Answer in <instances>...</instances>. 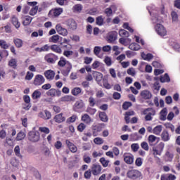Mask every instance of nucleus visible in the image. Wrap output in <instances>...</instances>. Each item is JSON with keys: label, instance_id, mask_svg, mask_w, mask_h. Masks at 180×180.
<instances>
[{"label": "nucleus", "instance_id": "f257e3e1", "mask_svg": "<svg viewBox=\"0 0 180 180\" xmlns=\"http://www.w3.org/2000/svg\"><path fill=\"white\" fill-rule=\"evenodd\" d=\"M58 65L62 68L65 67V69L62 70V74L65 77H67L71 72V70H72V64L63 56L60 58Z\"/></svg>", "mask_w": 180, "mask_h": 180}, {"label": "nucleus", "instance_id": "f03ea898", "mask_svg": "<svg viewBox=\"0 0 180 180\" xmlns=\"http://www.w3.org/2000/svg\"><path fill=\"white\" fill-rule=\"evenodd\" d=\"M156 114L157 111H155V109L153 108H145L143 110V115H145L146 122H151V120H153V117H154Z\"/></svg>", "mask_w": 180, "mask_h": 180}, {"label": "nucleus", "instance_id": "7ed1b4c3", "mask_svg": "<svg viewBox=\"0 0 180 180\" xmlns=\"http://www.w3.org/2000/svg\"><path fill=\"white\" fill-rule=\"evenodd\" d=\"M29 141L32 143H37L40 141V133L37 131H31L27 135Z\"/></svg>", "mask_w": 180, "mask_h": 180}, {"label": "nucleus", "instance_id": "20e7f679", "mask_svg": "<svg viewBox=\"0 0 180 180\" xmlns=\"http://www.w3.org/2000/svg\"><path fill=\"white\" fill-rule=\"evenodd\" d=\"M127 176L130 179H140L141 172L137 169H131L127 172Z\"/></svg>", "mask_w": 180, "mask_h": 180}, {"label": "nucleus", "instance_id": "39448f33", "mask_svg": "<svg viewBox=\"0 0 180 180\" xmlns=\"http://www.w3.org/2000/svg\"><path fill=\"white\" fill-rule=\"evenodd\" d=\"M44 60L49 64H56V61H57V60H58V56H57L53 53H50L46 54L44 56Z\"/></svg>", "mask_w": 180, "mask_h": 180}, {"label": "nucleus", "instance_id": "423d86ee", "mask_svg": "<svg viewBox=\"0 0 180 180\" xmlns=\"http://www.w3.org/2000/svg\"><path fill=\"white\" fill-rule=\"evenodd\" d=\"M164 147H165V144L163 142H160L157 147L153 148V155H155V157H156V155H161L162 151H164Z\"/></svg>", "mask_w": 180, "mask_h": 180}, {"label": "nucleus", "instance_id": "0eeeda50", "mask_svg": "<svg viewBox=\"0 0 180 180\" xmlns=\"http://www.w3.org/2000/svg\"><path fill=\"white\" fill-rule=\"evenodd\" d=\"M63 12V10L62 8H53L49 11L48 16L49 18H58Z\"/></svg>", "mask_w": 180, "mask_h": 180}, {"label": "nucleus", "instance_id": "6e6552de", "mask_svg": "<svg viewBox=\"0 0 180 180\" xmlns=\"http://www.w3.org/2000/svg\"><path fill=\"white\" fill-rule=\"evenodd\" d=\"M44 82H46L44 77L41 75H35L32 83L35 86H40V85H43Z\"/></svg>", "mask_w": 180, "mask_h": 180}, {"label": "nucleus", "instance_id": "1a4fd4ad", "mask_svg": "<svg viewBox=\"0 0 180 180\" xmlns=\"http://www.w3.org/2000/svg\"><path fill=\"white\" fill-rule=\"evenodd\" d=\"M91 172L94 176L101 175L102 174V166L99 164H93L91 166Z\"/></svg>", "mask_w": 180, "mask_h": 180}, {"label": "nucleus", "instance_id": "9d476101", "mask_svg": "<svg viewBox=\"0 0 180 180\" xmlns=\"http://www.w3.org/2000/svg\"><path fill=\"white\" fill-rule=\"evenodd\" d=\"M155 29L159 36H167V30L164 27V25L158 23L155 26Z\"/></svg>", "mask_w": 180, "mask_h": 180}, {"label": "nucleus", "instance_id": "9b49d317", "mask_svg": "<svg viewBox=\"0 0 180 180\" xmlns=\"http://www.w3.org/2000/svg\"><path fill=\"white\" fill-rule=\"evenodd\" d=\"M56 30L58 34L60 36H68V30L64 27L61 25V24H57L56 26Z\"/></svg>", "mask_w": 180, "mask_h": 180}, {"label": "nucleus", "instance_id": "f8f14e48", "mask_svg": "<svg viewBox=\"0 0 180 180\" xmlns=\"http://www.w3.org/2000/svg\"><path fill=\"white\" fill-rule=\"evenodd\" d=\"M47 96H51V98H56V96H61V91L57 90L56 89H51L46 91Z\"/></svg>", "mask_w": 180, "mask_h": 180}, {"label": "nucleus", "instance_id": "ddd939ff", "mask_svg": "<svg viewBox=\"0 0 180 180\" xmlns=\"http://www.w3.org/2000/svg\"><path fill=\"white\" fill-rule=\"evenodd\" d=\"M124 161L128 165H131L134 162V155L130 153L124 154Z\"/></svg>", "mask_w": 180, "mask_h": 180}, {"label": "nucleus", "instance_id": "4468645a", "mask_svg": "<svg viewBox=\"0 0 180 180\" xmlns=\"http://www.w3.org/2000/svg\"><path fill=\"white\" fill-rule=\"evenodd\" d=\"M117 39V32L112 31L110 32L107 35V41L109 43H113Z\"/></svg>", "mask_w": 180, "mask_h": 180}, {"label": "nucleus", "instance_id": "2eb2a0df", "mask_svg": "<svg viewBox=\"0 0 180 180\" xmlns=\"http://www.w3.org/2000/svg\"><path fill=\"white\" fill-rule=\"evenodd\" d=\"M66 26H68L70 30H77V22L72 18H70L66 21Z\"/></svg>", "mask_w": 180, "mask_h": 180}, {"label": "nucleus", "instance_id": "dca6fc26", "mask_svg": "<svg viewBox=\"0 0 180 180\" xmlns=\"http://www.w3.org/2000/svg\"><path fill=\"white\" fill-rule=\"evenodd\" d=\"M65 144L71 153H77V151H78V148H77L72 142L70 141V140L67 139L65 141Z\"/></svg>", "mask_w": 180, "mask_h": 180}, {"label": "nucleus", "instance_id": "f3484780", "mask_svg": "<svg viewBox=\"0 0 180 180\" xmlns=\"http://www.w3.org/2000/svg\"><path fill=\"white\" fill-rule=\"evenodd\" d=\"M141 96L142 99H145L146 101L148 99H151L153 98V94L151 92L148 90H143L141 92Z\"/></svg>", "mask_w": 180, "mask_h": 180}, {"label": "nucleus", "instance_id": "a211bd4d", "mask_svg": "<svg viewBox=\"0 0 180 180\" xmlns=\"http://www.w3.org/2000/svg\"><path fill=\"white\" fill-rule=\"evenodd\" d=\"M39 117H41V119H44V120H49V119H51V112L47 110H45L44 112H39Z\"/></svg>", "mask_w": 180, "mask_h": 180}, {"label": "nucleus", "instance_id": "6ab92c4d", "mask_svg": "<svg viewBox=\"0 0 180 180\" xmlns=\"http://www.w3.org/2000/svg\"><path fill=\"white\" fill-rule=\"evenodd\" d=\"M44 75L46 79H49V81H51L54 79V77H56V72L53 70H49L45 71Z\"/></svg>", "mask_w": 180, "mask_h": 180}, {"label": "nucleus", "instance_id": "aec40b11", "mask_svg": "<svg viewBox=\"0 0 180 180\" xmlns=\"http://www.w3.org/2000/svg\"><path fill=\"white\" fill-rule=\"evenodd\" d=\"M84 105L85 104H84V101H82V100L77 101L75 103L74 110H75V112H79V110L82 109V108H84Z\"/></svg>", "mask_w": 180, "mask_h": 180}, {"label": "nucleus", "instance_id": "412c9836", "mask_svg": "<svg viewBox=\"0 0 180 180\" xmlns=\"http://www.w3.org/2000/svg\"><path fill=\"white\" fill-rule=\"evenodd\" d=\"M93 77L98 84L103 79V75L99 72H93Z\"/></svg>", "mask_w": 180, "mask_h": 180}, {"label": "nucleus", "instance_id": "4be33fe9", "mask_svg": "<svg viewBox=\"0 0 180 180\" xmlns=\"http://www.w3.org/2000/svg\"><path fill=\"white\" fill-rule=\"evenodd\" d=\"M50 50L51 51H53V53H56L57 54H62L63 49H61V47L57 44H53L50 46Z\"/></svg>", "mask_w": 180, "mask_h": 180}, {"label": "nucleus", "instance_id": "5701e85b", "mask_svg": "<svg viewBox=\"0 0 180 180\" xmlns=\"http://www.w3.org/2000/svg\"><path fill=\"white\" fill-rule=\"evenodd\" d=\"M56 123H63V122H65V117L63 116V112L55 115L53 117Z\"/></svg>", "mask_w": 180, "mask_h": 180}, {"label": "nucleus", "instance_id": "b1692460", "mask_svg": "<svg viewBox=\"0 0 180 180\" xmlns=\"http://www.w3.org/2000/svg\"><path fill=\"white\" fill-rule=\"evenodd\" d=\"M22 25L24 26H29V25L32 23V20L33 18L30 15H25L22 17Z\"/></svg>", "mask_w": 180, "mask_h": 180}, {"label": "nucleus", "instance_id": "393cba45", "mask_svg": "<svg viewBox=\"0 0 180 180\" xmlns=\"http://www.w3.org/2000/svg\"><path fill=\"white\" fill-rule=\"evenodd\" d=\"M161 139L162 141H169L171 137L169 136V133L167 129L162 131L161 134Z\"/></svg>", "mask_w": 180, "mask_h": 180}, {"label": "nucleus", "instance_id": "a878e982", "mask_svg": "<svg viewBox=\"0 0 180 180\" xmlns=\"http://www.w3.org/2000/svg\"><path fill=\"white\" fill-rule=\"evenodd\" d=\"M50 47H51V46H49V44H45L41 48H39V47L35 48V51H37V53H43V52H46V51H49Z\"/></svg>", "mask_w": 180, "mask_h": 180}, {"label": "nucleus", "instance_id": "bb28decb", "mask_svg": "<svg viewBox=\"0 0 180 180\" xmlns=\"http://www.w3.org/2000/svg\"><path fill=\"white\" fill-rule=\"evenodd\" d=\"M8 67L13 68V70H16L18 68V60L15 58H11L8 63Z\"/></svg>", "mask_w": 180, "mask_h": 180}, {"label": "nucleus", "instance_id": "cd10ccee", "mask_svg": "<svg viewBox=\"0 0 180 180\" xmlns=\"http://www.w3.org/2000/svg\"><path fill=\"white\" fill-rule=\"evenodd\" d=\"M11 23L13 25V26H15L16 29H19V27H20V22L16 16H13L11 18Z\"/></svg>", "mask_w": 180, "mask_h": 180}, {"label": "nucleus", "instance_id": "c85d7f7f", "mask_svg": "<svg viewBox=\"0 0 180 180\" xmlns=\"http://www.w3.org/2000/svg\"><path fill=\"white\" fill-rule=\"evenodd\" d=\"M98 116L101 122H106L109 120V118L108 117V115L105 112H100L98 114Z\"/></svg>", "mask_w": 180, "mask_h": 180}, {"label": "nucleus", "instance_id": "c756f323", "mask_svg": "<svg viewBox=\"0 0 180 180\" xmlns=\"http://www.w3.org/2000/svg\"><path fill=\"white\" fill-rule=\"evenodd\" d=\"M82 121L84 122V123H86V124H89V123L92 122V120L91 119V117L88 114H84L82 116Z\"/></svg>", "mask_w": 180, "mask_h": 180}, {"label": "nucleus", "instance_id": "7c9ffc66", "mask_svg": "<svg viewBox=\"0 0 180 180\" xmlns=\"http://www.w3.org/2000/svg\"><path fill=\"white\" fill-rule=\"evenodd\" d=\"M161 131H162V125H158L153 129V134L156 136H160Z\"/></svg>", "mask_w": 180, "mask_h": 180}, {"label": "nucleus", "instance_id": "2f4dec72", "mask_svg": "<svg viewBox=\"0 0 180 180\" xmlns=\"http://www.w3.org/2000/svg\"><path fill=\"white\" fill-rule=\"evenodd\" d=\"M168 113V110L167 108H163L160 111V120H167V114Z\"/></svg>", "mask_w": 180, "mask_h": 180}, {"label": "nucleus", "instance_id": "473e14b6", "mask_svg": "<svg viewBox=\"0 0 180 180\" xmlns=\"http://www.w3.org/2000/svg\"><path fill=\"white\" fill-rule=\"evenodd\" d=\"M165 158L166 161H169V162H171V161L174 160V153L169 151H167L165 153Z\"/></svg>", "mask_w": 180, "mask_h": 180}, {"label": "nucleus", "instance_id": "72a5a7b5", "mask_svg": "<svg viewBox=\"0 0 180 180\" xmlns=\"http://www.w3.org/2000/svg\"><path fill=\"white\" fill-rule=\"evenodd\" d=\"M81 92H82V89L79 87H75L71 91V94L74 96H78V94H81Z\"/></svg>", "mask_w": 180, "mask_h": 180}, {"label": "nucleus", "instance_id": "f704fd0d", "mask_svg": "<svg viewBox=\"0 0 180 180\" xmlns=\"http://www.w3.org/2000/svg\"><path fill=\"white\" fill-rule=\"evenodd\" d=\"M171 79L169 78V75H168V73H165L164 76L160 77V82H170Z\"/></svg>", "mask_w": 180, "mask_h": 180}, {"label": "nucleus", "instance_id": "c9c22d12", "mask_svg": "<svg viewBox=\"0 0 180 180\" xmlns=\"http://www.w3.org/2000/svg\"><path fill=\"white\" fill-rule=\"evenodd\" d=\"M101 165H103V168H106L109 166V163L110 162L109 160H107L105 158H101L99 160Z\"/></svg>", "mask_w": 180, "mask_h": 180}, {"label": "nucleus", "instance_id": "e433bc0d", "mask_svg": "<svg viewBox=\"0 0 180 180\" xmlns=\"http://www.w3.org/2000/svg\"><path fill=\"white\" fill-rule=\"evenodd\" d=\"M13 43L18 49H20V47H22L23 46V41H22V39H20L17 38V39H14Z\"/></svg>", "mask_w": 180, "mask_h": 180}, {"label": "nucleus", "instance_id": "4c0bfd02", "mask_svg": "<svg viewBox=\"0 0 180 180\" xmlns=\"http://www.w3.org/2000/svg\"><path fill=\"white\" fill-rule=\"evenodd\" d=\"M103 129H105V124L102 123L94 126L93 130L99 133Z\"/></svg>", "mask_w": 180, "mask_h": 180}, {"label": "nucleus", "instance_id": "58836bf2", "mask_svg": "<svg viewBox=\"0 0 180 180\" xmlns=\"http://www.w3.org/2000/svg\"><path fill=\"white\" fill-rule=\"evenodd\" d=\"M41 96V92L40 91L35 90L32 94V99H39Z\"/></svg>", "mask_w": 180, "mask_h": 180}, {"label": "nucleus", "instance_id": "ea45409f", "mask_svg": "<svg viewBox=\"0 0 180 180\" xmlns=\"http://www.w3.org/2000/svg\"><path fill=\"white\" fill-rule=\"evenodd\" d=\"M141 57L143 60H146V61H150L153 60L154 56L151 53H142Z\"/></svg>", "mask_w": 180, "mask_h": 180}, {"label": "nucleus", "instance_id": "a19ab883", "mask_svg": "<svg viewBox=\"0 0 180 180\" xmlns=\"http://www.w3.org/2000/svg\"><path fill=\"white\" fill-rule=\"evenodd\" d=\"M164 126L167 129H169L172 133H174L175 131V126H174V124H172L171 122H166L164 124Z\"/></svg>", "mask_w": 180, "mask_h": 180}, {"label": "nucleus", "instance_id": "79ce46f5", "mask_svg": "<svg viewBox=\"0 0 180 180\" xmlns=\"http://www.w3.org/2000/svg\"><path fill=\"white\" fill-rule=\"evenodd\" d=\"M155 140H157V136L154 135H150L148 138L150 146H153L154 143H155Z\"/></svg>", "mask_w": 180, "mask_h": 180}, {"label": "nucleus", "instance_id": "37998d69", "mask_svg": "<svg viewBox=\"0 0 180 180\" xmlns=\"http://www.w3.org/2000/svg\"><path fill=\"white\" fill-rule=\"evenodd\" d=\"M58 40H60V35L58 34L53 35L51 39H49L50 43H58Z\"/></svg>", "mask_w": 180, "mask_h": 180}, {"label": "nucleus", "instance_id": "c03bdc74", "mask_svg": "<svg viewBox=\"0 0 180 180\" xmlns=\"http://www.w3.org/2000/svg\"><path fill=\"white\" fill-rule=\"evenodd\" d=\"M25 137H26V134H25V132L20 131L17 134L16 140H17V141H20V140H23V139H25Z\"/></svg>", "mask_w": 180, "mask_h": 180}, {"label": "nucleus", "instance_id": "a18cd8bd", "mask_svg": "<svg viewBox=\"0 0 180 180\" xmlns=\"http://www.w3.org/2000/svg\"><path fill=\"white\" fill-rule=\"evenodd\" d=\"M39 131L41 133H44V134H49L50 133V129L46 127H40Z\"/></svg>", "mask_w": 180, "mask_h": 180}, {"label": "nucleus", "instance_id": "49530a36", "mask_svg": "<svg viewBox=\"0 0 180 180\" xmlns=\"http://www.w3.org/2000/svg\"><path fill=\"white\" fill-rule=\"evenodd\" d=\"M0 47L4 50H6L9 49V44H8L5 40H0Z\"/></svg>", "mask_w": 180, "mask_h": 180}, {"label": "nucleus", "instance_id": "de8ad7c7", "mask_svg": "<svg viewBox=\"0 0 180 180\" xmlns=\"http://www.w3.org/2000/svg\"><path fill=\"white\" fill-rule=\"evenodd\" d=\"M37 11H39V6H35L34 7L32 8L31 10L30 11V15L31 16H34V15L37 13Z\"/></svg>", "mask_w": 180, "mask_h": 180}, {"label": "nucleus", "instance_id": "09e8293b", "mask_svg": "<svg viewBox=\"0 0 180 180\" xmlns=\"http://www.w3.org/2000/svg\"><path fill=\"white\" fill-rule=\"evenodd\" d=\"M96 22L98 26H102V25H103V17L102 15L97 17L96 19Z\"/></svg>", "mask_w": 180, "mask_h": 180}, {"label": "nucleus", "instance_id": "8fccbe9b", "mask_svg": "<svg viewBox=\"0 0 180 180\" xmlns=\"http://www.w3.org/2000/svg\"><path fill=\"white\" fill-rule=\"evenodd\" d=\"M119 34L121 37H129V32L126 30H120L119 31Z\"/></svg>", "mask_w": 180, "mask_h": 180}, {"label": "nucleus", "instance_id": "3c124183", "mask_svg": "<svg viewBox=\"0 0 180 180\" xmlns=\"http://www.w3.org/2000/svg\"><path fill=\"white\" fill-rule=\"evenodd\" d=\"M33 77H34V74H33V72H32L28 71L27 72L25 79L26 81H30L33 78Z\"/></svg>", "mask_w": 180, "mask_h": 180}, {"label": "nucleus", "instance_id": "603ef678", "mask_svg": "<svg viewBox=\"0 0 180 180\" xmlns=\"http://www.w3.org/2000/svg\"><path fill=\"white\" fill-rule=\"evenodd\" d=\"M85 129H86V125L82 122L77 126V131L80 133H82Z\"/></svg>", "mask_w": 180, "mask_h": 180}, {"label": "nucleus", "instance_id": "864d4df0", "mask_svg": "<svg viewBox=\"0 0 180 180\" xmlns=\"http://www.w3.org/2000/svg\"><path fill=\"white\" fill-rule=\"evenodd\" d=\"M131 105V102L125 101L122 104V109H124V110H127V109H129V108H130Z\"/></svg>", "mask_w": 180, "mask_h": 180}, {"label": "nucleus", "instance_id": "5fc2aeb1", "mask_svg": "<svg viewBox=\"0 0 180 180\" xmlns=\"http://www.w3.org/2000/svg\"><path fill=\"white\" fill-rule=\"evenodd\" d=\"M77 119H78V117L75 115H73L67 120V123H74Z\"/></svg>", "mask_w": 180, "mask_h": 180}, {"label": "nucleus", "instance_id": "6e6d98bb", "mask_svg": "<svg viewBox=\"0 0 180 180\" xmlns=\"http://www.w3.org/2000/svg\"><path fill=\"white\" fill-rule=\"evenodd\" d=\"M73 54H74V51H72L65 50L63 51V56H65V57H67L68 58L71 57V56H72Z\"/></svg>", "mask_w": 180, "mask_h": 180}, {"label": "nucleus", "instance_id": "4d7b16f0", "mask_svg": "<svg viewBox=\"0 0 180 180\" xmlns=\"http://www.w3.org/2000/svg\"><path fill=\"white\" fill-rule=\"evenodd\" d=\"M94 143L98 146H101V144H103V139L99 137L95 138L94 139Z\"/></svg>", "mask_w": 180, "mask_h": 180}, {"label": "nucleus", "instance_id": "13d9d810", "mask_svg": "<svg viewBox=\"0 0 180 180\" xmlns=\"http://www.w3.org/2000/svg\"><path fill=\"white\" fill-rule=\"evenodd\" d=\"M101 50L102 49L101 48V46H95L94 49V53L95 56L99 57V54L101 53Z\"/></svg>", "mask_w": 180, "mask_h": 180}, {"label": "nucleus", "instance_id": "bf43d9fd", "mask_svg": "<svg viewBox=\"0 0 180 180\" xmlns=\"http://www.w3.org/2000/svg\"><path fill=\"white\" fill-rule=\"evenodd\" d=\"M131 148L134 153H136V151H139V148H140V146L139 143H132L131 145Z\"/></svg>", "mask_w": 180, "mask_h": 180}, {"label": "nucleus", "instance_id": "052dcab7", "mask_svg": "<svg viewBox=\"0 0 180 180\" xmlns=\"http://www.w3.org/2000/svg\"><path fill=\"white\" fill-rule=\"evenodd\" d=\"M91 176H92V170L89 169L84 172V178L86 179H91Z\"/></svg>", "mask_w": 180, "mask_h": 180}, {"label": "nucleus", "instance_id": "680f3d73", "mask_svg": "<svg viewBox=\"0 0 180 180\" xmlns=\"http://www.w3.org/2000/svg\"><path fill=\"white\" fill-rule=\"evenodd\" d=\"M141 148H143V150H145V151H148V150H150L148 143H147V142H146V141H143L141 143Z\"/></svg>", "mask_w": 180, "mask_h": 180}, {"label": "nucleus", "instance_id": "e2e57ef3", "mask_svg": "<svg viewBox=\"0 0 180 180\" xmlns=\"http://www.w3.org/2000/svg\"><path fill=\"white\" fill-rule=\"evenodd\" d=\"M62 102H71L72 101V97L71 96H65L61 98Z\"/></svg>", "mask_w": 180, "mask_h": 180}, {"label": "nucleus", "instance_id": "0e129e2a", "mask_svg": "<svg viewBox=\"0 0 180 180\" xmlns=\"http://www.w3.org/2000/svg\"><path fill=\"white\" fill-rule=\"evenodd\" d=\"M104 63L108 65V67H110V65H112V59L109 56H105Z\"/></svg>", "mask_w": 180, "mask_h": 180}, {"label": "nucleus", "instance_id": "69168bd1", "mask_svg": "<svg viewBox=\"0 0 180 180\" xmlns=\"http://www.w3.org/2000/svg\"><path fill=\"white\" fill-rule=\"evenodd\" d=\"M73 11L75 12H81L82 11V5L81 4H76L73 6Z\"/></svg>", "mask_w": 180, "mask_h": 180}, {"label": "nucleus", "instance_id": "338daca9", "mask_svg": "<svg viewBox=\"0 0 180 180\" xmlns=\"http://www.w3.org/2000/svg\"><path fill=\"white\" fill-rule=\"evenodd\" d=\"M103 85L105 89H110L112 88V86L109 84L108 80L103 79Z\"/></svg>", "mask_w": 180, "mask_h": 180}, {"label": "nucleus", "instance_id": "774afa93", "mask_svg": "<svg viewBox=\"0 0 180 180\" xmlns=\"http://www.w3.org/2000/svg\"><path fill=\"white\" fill-rule=\"evenodd\" d=\"M135 165L136 167H141L143 165V159L141 158H137L135 161Z\"/></svg>", "mask_w": 180, "mask_h": 180}]
</instances>
